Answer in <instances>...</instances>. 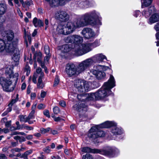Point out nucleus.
Segmentation results:
<instances>
[{"label":"nucleus","instance_id":"nucleus-1","mask_svg":"<svg viewBox=\"0 0 159 159\" xmlns=\"http://www.w3.org/2000/svg\"><path fill=\"white\" fill-rule=\"evenodd\" d=\"M116 86V81L114 76L111 75L108 81L105 82L103 85L97 91L89 94H78V99L82 101L98 100L103 99L111 94L112 93L111 89Z\"/></svg>","mask_w":159,"mask_h":159},{"label":"nucleus","instance_id":"nucleus-2","mask_svg":"<svg viewBox=\"0 0 159 159\" xmlns=\"http://www.w3.org/2000/svg\"><path fill=\"white\" fill-rule=\"evenodd\" d=\"M102 18L100 13L93 10L86 13L77 18L74 22L69 21L73 32L77 28H80L90 25L98 26L102 25Z\"/></svg>","mask_w":159,"mask_h":159},{"label":"nucleus","instance_id":"nucleus-3","mask_svg":"<svg viewBox=\"0 0 159 159\" xmlns=\"http://www.w3.org/2000/svg\"><path fill=\"white\" fill-rule=\"evenodd\" d=\"M3 69L5 70V74L7 78H5L2 77H0V84L4 91L11 92L13 90L14 87H11L12 80L10 79H14V80L16 81L18 79L19 75L18 73L13 74V67L12 66H6Z\"/></svg>","mask_w":159,"mask_h":159},{"label":"nucleus","instance_id":"nucleus-4","mask_svg":"<svg viewBox=\"0 0 159 159\" xmlns=\"http://www.w3.org/2000/svg\"><path fill=\"white\" fill-rule=\"evenodd\" d=\"M81 150L84 152L99 153L110 158H113L118 156L120 153L119 150L113 146H107L102 149H92L88 147H84Z\"/></svg>","mask_w":159,"mask_h":159},{"label":"nucleus","instance_id":"nucleus-5","mask_svg":"<svg viewBox=\"0 0 159 159\" xmlns=\"http://www.w3.org/2000/svg\"><path fill=\"white\" fill-rule=\"evenodd\" d=\"M91 61L90 60H85L80 62L76 67L73 63H68L66 65L65 71L69 77L75 75L76 73H80L89 68Z\"/></svg>","mask_w":159,"mask_h":159},{"label":"nucleus","instance_id":"nucleus-6","mask_svg":"<svg viewBox=\"0 0 159 159\" xmlns=\"http://www.w3.org/2000/svg\"><path fill=\"white\" fill-rule=\"evenodd\" d=\"M95 4L93 0H79L71 2L70 6L74 9H84L93 7Z\"/></svg>","mask_w":159,"mask_h":159},{"label":"nucleus","instance_id":"nucleus-7","mask_svg":"<svg viewBox=\"0 0 159 159\" xmlns=\"http://www.w3.org/2000/svg\"><path fill=\"white\" fill-rule=\"evenodd\" d=\"M92 49L90 43L76 45L74 51L76 55L80 56L90 51Z\"/></svg>","mask_w":159,"mask_h":159},{"label":"nucleus","instance_id":"nucleus-8","mask_svg":"<svg viewBox=\"0 0 159 159\" xmlns=\"http://www.w3.org/2000/svg\"><path fill=\"white\" fill-rule=\"evenodd\" d=\"M91 83L87 82L84 80H76L75 84V86L79 92L84 93L88 92L90 89Z\"/></svg>","mask_w":159,"mask_h":159},{"label":"nucleus","instance_id":"nucleus-9","mask_svg":"<svg viewBox=\"0 0 159 159\" xmlns=\"http://www.w3.org/2000/svg\"><path fill=\"white\" fill-rule=\"evenodd\" d=\"M13 45H11L10 48V51H7V53L10 54L12 59L15 62H17L19 61L20 57V52L17 48V39H14L13 42Z\"/></svg>","mask_w":159,"mask_h":159},{"label":"nucleus","instance_id":"nucleus-10","mask_svg":"<svg viewBox=\"0 0 159 159\" xmlns=\"http://www.w3.org/2000/svg\"><path fill=\"white\" fill-rule=\"evenodd\" d=\"M69 21L66 24L61 23L59 24L57 28L56 31L58 34L67 35L73 32L71 24Z\"/></svg>","mask_w":159,"mask_h":159},{"label":"nucleus","instance_id":"nucleus-11","mask_svg":"<svg viewBox=\"0 0 159 159\" xmlns=\"http://www.w3.org/2000/svg\"><path fill=\"white\" fill-rule=\"evenodd\" d=\"M74 110L79 112V115L80 120H85L87 117L86 113L87 110V106L84 103H81L80 105H78L76 104L73 107Z\"/></svg>","mask_w":159,"mask_h":159},{"label":"nucleus","instance_id":"nucleus-12","mask_svg":"<svg viewBox=\"0 0 159 159\" xmlns=\"http://www.w3.org/2000/svg\"><path fill=\"white\" fill-rule=\"evenodd\" d=\"M103 66L100 65L95 66L93 69L90 70V72L98 80H102L106 76L105 73L102 70Z\"/></svg>","mask_w":159,"mask_h":159},{"label":"nucleus","instance_id":"nucleus-13","mask_svg":"<svg viewBox=\"0 0 159 159\" xmlns=\"http://www.w3.org/2000/svg\"><path fill=\"white\" fill-rule=\"evenodd\" d=\"M65 41L67 43H73L75 44L74 47L73 49L74 50V49L76 45L82 44L81 43L83 42V38L80 36L74 35L68 37L65 39Z\"/></svg>","mask_w":159,"mask_h":159},{"label":"nucleus","instance_id":"nucleus-14","mask_svg":"<svg viewBox=\"0 0 159 159\" xmlns=\"http://www.w3.org/2000/svg\"><path fill=\"white\" fill-rule=\"evenodd\" d=\"M116 124L112 122H110L109 121H106L105 122L99 125H96L94 126L96 127L97 128V130L96 131H97V135H102L101 134V132H103V135L102 136L99 137H102L105 136V133L104 132H103L102 130L100 129V128H108L110 127L111 126L113 125H115Z\"/></svg>","mask_w":159,"mask_h":159},{"label":"nucleus","instance_id":"nucleus-15","mask_svg":"<svg viewBox=\"0 0 159 159\" xmlns=\"http://www.w3.org/2000/svg\"><path fill=\"white\" fill-rule=\"evenodd\" d=\"M81 33L87 39L94 38L96 35V34L94 31L90 28L86 27L84 28Z\"/></svg>","mask_w":159,"mask_h":159},{"label":"nucleus","instance_id":"nucleus-16","mask_svg":"<svg viewBox=\"0 0 159 159\" xmlns=\"http://www.w3.org/2000/svg\"><path fill=\"white\" fill-rule=\"evenodd\" d=\"M56 19L61 21H67L69 19V16L65 11L59 10L57 11L54 15Z\"/></svg>","mask_w":159,"mask_h":159},{"label":"nucleus","instance_id":"nucleus-17","mask_svg":"<svg viewBox=\"0 0 159 159\" xmlns=\"http://www.w3.org/2000/svg\"><path fill=\"white\" fill-rule=\"evenodd\" d=\"M96 130L97 128L96 127L93 126L89 130L88 136L90 138L92 139L95 144H97L99 143V142L98 140H95L98 138L99 137L102 136L103 134V132H101V135H97Z\"/></svg>","mask_w":159,"mask_h":159},{"label":"nucleus","instance_id":"nucleus-18","mask_svg":"<svg viewBox=\"0 0 159 159\" xmlns=\"http://www.w3.org/2000/svg\"><path fill=\"white\" fill-rule=\"evenodd\" d=\"M104 59L107 60L106 57L102 53H99L95 55L91 58L86 60H90L91 62L90 65L89 66V68L94 63H100V62H102Z\"/></svg>","mask_w":159,"mask_h":159},{"label":"nucleus","instance_id":"nucleus-19","mask_svg":"<svg viewBox=\"0 0 159 159\" xmlns=\"http://www.w3.org/2000/svg\"><path fill=\"white\" fill-rule=\"evenodd\" d=\"M11 46L9 43H6L3 40L0 39V53L5 55L7 51H10V48Z\"/></svg>","mask_w":159,"mask_h":159},{"label":"nucleus","instance_id":"nucleus-20","mask_svg":"<svg viewBox=\"0 0 159 159\" xmlns=\"http://www.w3.org/2000/svg\"><path fill=\"white\" fill-rule=\"evenodd\" d=\"M6 38L7 41V43H9L11 45H13V42L16 39H17V43H18V39L17 38H14V33L12 30H8L6 31Z\"/></svg>","mask_w":159,"mask_h":159},{"label":"nucleus","instance_id":"nucleus-21","mask_svg":"<svg viewBox=\"0 0 159 159\" xmlns=\"http://www.w3.org/2000/svg\"><path fill=\"white\" fill-rule=\"evenodd\" d=\"M115 123L116 125H113L110 127H112L111 132L113 135H121L123 133V130L120 127H119L116 126L117 124L116 122L112 121H109Z\"/></svg>","mask_w":159,"mask_h":159},{"label":"nucleus","instance_id":"nucleus-22","mask_svg":"<svg viewBox=\"0 0 159 159\" xmlns=\"http://www.w3.org/2000/svg\"><path fill=\"white\" fill-rule=\"evenodd\" d=\"M155 11V8L154 7L151 6L149 8H146L142 12V14L146 18H148L152 13Z\"/></svg>","mask_w":159,"mask_h":159},{"label":"nucleus","instance_id":"nucleus-23","mask_svg":"<svg viewBox=\"0 0 159 159\" xmlns=\"http://www.w3.org/2000/svg\"><path fill=\"white\" fill-rule=\"evenodd\" d=\"M159 21V14L155 13L149 18L148 21L149 24L151 25Z\"/></svg>","mask_w":159,"mask_h":159},{"label":"nucleus","instance_id":"nucleus-24","mask_svg":"<svg viewBox=\"0 0 159 159\" xmlns=\"http://www.w3.org/2000/svg\"><path fill=\"white\" fill-rule=\"evenodd\" d=\"M44 76V73L42 72L41 75L39 77L37 84V87L39 89H42L44 86V84L42 82V79Z\"/></svg>","mask_w":159,"mask_h":159},{"label":"nucleus","instance_id":"nucleus-25","mask_svg":"<svg viewBox=\"0 0 159 159\" xmlns=\"http://www.w3.org/2000/svg\"><path fill=\"white\" fill-rule=\"evenodd\" d=\"M7 9V5L5 3H0V16L4 15Z\"/></svg>","mask_w":159,"mask_h":159},{"label":"nucleus","instance_id":"nucleus-26","mask_svg":"<svg viewBox=\"0 0 159 159\" xmlns=\"http://www.w3.org/2000/svg\"><path fill=\"white\" fill-rule=\"evenodd\" d=\"M36 106V104H34L32 106V111L27 117L28 121L31 119L34 118V114L35 112V109Z\"/></svg>","mask_w":159,"mask_h":159},{"label":"nucleus","instance_id":"nucleus-27","mask_svg":"<svg viewBox=\"0 0 159 159\" xmlns=\"http://www.w3.org/2000/svg\"><path fill=\"white\" fill-rule=\"evenodd\" d=\"M33 23L35 27L43 26V22L39 19L38 20L36 17L34 18L33 20Z\"/></svg>","mask_w":159,"mask_h":159},{"label":"nucleus","instance_id":"nucleus-28","mask_svg":"<svg viewBox=\"0 0 159 159\" xmlns=\"http://www.w3.org/2000/svg\"><path fill=\"white\" fill-rule=\"evenodd\" d=\"M142 8L148 7L151 3L152 0H141Z\"/></svg>","mask_w":159,"mask_h":159},{"label":"nucleus","instance_id":"nucleus-29","mask_svg":"<svg viewBox=\"0 0 159 159\" xmlns=\"http://www.w3.org/2000/svg\"><path fill=\"white\" fill-rule=\"evenodd\" d=\"M42 54L40 52L35 53L34 56V60L36 61L37 59V61L39 63L42 61Z\"/></svg>","mask_w":159,"mask_h":159},{"label":"nucleus","instance_id":"nucleus-30","mask_svg":"<svg viewBox=\"0 0 159 159\" xmlns=\"http://www.w3.org/2000/svg\"><path fill=\"white\" fill-rule=\"evenodd\" d=\"M19 99V95L16 94V97L15 99H12L8 104V106L12 107L14 104H15Z\"/></svg>","mask_w":159,"mask_h":159},{"label":"nucleus","instance_id":"nucleus-31","mask_svg":"<svg viewBox=\"0 0 159 159\" xmlns=\"http://www.w3.org/2000/svg\"><path fill=\"white\" fill-rule=\"evenodd\" d=\"M92 48L96 47L100 45V40L98 39L96 40L95 41L92 43H90Z\"/></svg>","mask_w":159,"mask_h":159},{"label":"nucleus","instance_id":"nucleus-32","mask_svg":"<svg viewBox=\"0 0 159 159\" xmlns=\"http://www.w3.org/2000/svg\"><path fill=\"white\" fill-rule=\"evenodd\" d=\"M18 117L20 119V121L21 122H26L28 121L27 117L25 115H20Z\"/></svg>","mask_w":159,"mask_h":159},{"label":"nucleus","instance_id":"nucleus-33","mask_svg":"<svg viewBox=\"0 0 159 159\" xmlns=\"http://www.w3.org/2000/svg\"><path fill=\"white\" fill-rule=\"evenodd\" d=\"M2 121L5 123V125L6 127L9 128L11 125V121L10 120L5 122L7 120V119L6 118H4L2 120Z\"/></svg>","mask_w":159,"mask_h":159},{"label":"nucleus","instance_id":"nucleus-34","mask_svg":"<svg viewBox=\"0 0 159 159\" xmlns=\"http://www.w3.org/2000/svg\"><path fill=\"white\" fill-rule=\"evenodd\" d=\"M30 69L28 65H26L24 69V72L26 73V75L28 76L30 73Z\"/></svg>","mask_w":159,"mask_h":159},{"label":"nucleus","instance_id":"nucleus-35","mask_svg":"<svg viewBox=\"0 0 159 159\" xmlns=\"http://www.w3.org/2000/svg\"><path fill=\"white\" fill-rule=\"evenodd\" d=\"M50 130V128L49 127L47 128L46 129L44 128H41L40 130L41 134H44L48 132Z\"/></svg>","mask_w":159,"mask_h":159},{"label":"nucleus","instance_id":"nucleus-36","mask_svg":"<svg viewBox=\"0 0 159 159\" xmlns=\"http://www.w3.org/2000/svg\"><path fill=\"white\" fill-rule=\"evenodd\" d=\"M43 151L46 154L49 153L51 151L50 148L48 146H47L43 149Z\"/></svg>","mask_w":159,"mask_h":159},{"label":"nucleus","instance_id":"nucleus-37","mask_svg":"<svg viewBox=\"0 0 159 159\" xmlns=\"http://www.w3.org/2000/svg\"><path fill=\"white\" fill-rule=\"evenodd\" d=\"M82 159H93V158L90 154L87 153L83 156Z\"/></svg>","mask_w":159,"mask_h":159},{"label":"nucleus","instance_id":"nucleus-38","mask_svg":"<svg viewBox=\"0 0 159 159\" xmlns=\"http://www.w3.org/2000/svg\"><path fill=\"white\" fill-rule=\"evenodd\" d=\"M59 81L60 79L58 76V75H56L55 79L54 82L53 84V86H57L59 82Z\"/></svg>","mask_w":159,"mask_h":159},{"label":"nucleus","instance_id":"nucleus-39","mask_svg":"<svg viewBox=\"0 0 159 159\" xmlns=\"http://www.w3.org/2000/svg\"><path fill=\"white\" fill-rule=\"evenodd\" d=\"M62 48L64 49V50H63V51L64 52H68L70 50V49L69 47V45L68 44H66L63 46Z\"/></svg>","mask_w":159,"mask_h":159},{"label":"nucleus","instance_id":"nucleus-40","mask_svg":"<svg viewBox=\"0 0 159 159\" xmlns=\"http://www.w3.org/2000/svg\"><path fill=\"white\" fill-rule=\"evenodd\" d=\"M44 51L46 54H49V49L48 45H45L44 47Z\"/></svg>","mask_w":159,"mask_h":159},{"label":"nucleus","instance_id":"nucleus-41","mask_svg":"<svg viewBox=\"0 0 159 159\" xmlns=\"http://www.w3.org/2000/svg\"><path fill=\"white\" fill-rule=\"evenodd\" d=\"M140 14V12L139 10H136L133 12V16L135 17H137Z\"/></svg>","mask_w":159,"mask_h":159},{"label":"nucleus","instance_id":"nucleus-42","mask_svg":"<svg viewBox=\"0 0 159 159\" xmlns=\"http://www.w3.org/2000/svg\"><path fill=\"white\" fill-rule=\"evenodd\" d=\"M37 76L38 75L37 74L34 73L33 75L32 78V81L35 84L37 83Z\"/></svg>","mask_w":159,"mask_h":159},{"label":"nucleus","instance_id":"nucleus-43","mask_svg":"<svg viewBox=\"0 0 159 159\" xmlns=\"http://www.w3.org/2000/svg\"><path fill=\"white\" fill-rule=\"evenodd\" d=\"M54 113L55 114L58 113L60 111L59 108L57 107H55L53 109Z\"/></svg>","mask_w":159,"mask_h":159},{"label":"nucleus","instance_id":"nucleus-44","mask_svg":"<svg viewBox=\"0 0 159 159\" xmlns=\"http://www.w3.org/2000/svg\"><path fill=\"white\" fill-rule=\"evenodd\" d=\"M43 113L44 115L46 116L48 118H50V116L49 115V111L48 110H45L43 112Z\"/></svg>","mask_w":159,"mask_h":159},{"label":"nucleus","instance_id":"nucleus-45","mask_svg":"<svg viewBox=\"0 0 159 159\" xmlns=\"http://www.w3.org/2000/svg\"><path fill=\"white\" fill-rule=\"evenodd\" d=\"M45 107V105L43 104H40L37 107L39 109H42L44 108Z\"/></svg>","mask_w":159,"mask_h":159},{"label":"nucleus","instance_id":"nucleus-46","mask_svg":"<svg viewBox=\"0 0 159 159\" xmlns=\"http://www.w3.org/2000/svg\"><path fill=\"white\" fill-rule=\"evenodd\" d=\"M46 92L43 90H42L41 91L40 94L41 97L42 98H44L46 95Z\"/></svg>","mask_w":159,"mask_h":159},{"label":"nucleus","instance_id":"nucleus-47","mask_svg":"<svg viewBox=\"0 0 159 159\" xmlns=\"http://www.w3.org/2000/svg\"><path fill=\"white\" fill-rule=\"evenodd\" d=\"M59 104L60 105L63 107H65L66 105V102L64 101H61L59 102Z\"/></svg>","mask_w":159,"mask_h":159},{"label":"nucleus","instance_id":"nucleus-48","mask_svg":"<svg viewBox=\"0 0 159 159\" xmlns=\"http://www.w3.org/2000/svg\"><path fill=\"white\" fill-rule=\"evenodd\" d=\"M33 152V150L30 149V150L27 151L25 152V154L27 156L29 155L30 154H31Z\"/></svg>","mask_w":159,"mask_h":159},{"label":"nucleus","instance_id":"nucleus-49","mask_svg":"<svg viewBox=\"0 0 159 159\" xmlns=\"http://www.w3.org/2000/svg\"><path fill=\"white\" fill-rule=\"evenodd\" d=\"M25 141V138L23 136H20L19 141L21 143Z\"/></svg>","mask_w":159,"mask_h":159},{"label":"nucleus","instance_id":"nucleus-50","mask_svg":"<svg viewBox=\"0 0 159 159\" xmlns=\"http://www.w3.org/2000/svg\"><path fill=\"white\" fill-rule=\"evenodd\" d=\"M52 159H61V157L58 155L52 156L51 157Z\"/></svg>","mask_w":159,"mask_h":159},{"label":"nucleus","instance_id":"nucleus-51","mask_svg":"<svg viewBox=\"0 0 159 159\" xmlns=\"http://www.w3.org/2000/svg\"><path fill=\"white\" fill-rule=\"evenodd\" d=\"M0 159H7V157L5 154H0Z\"/></svg>","mask_w":159,"mask_h":159},{"label":"nucleus","instance_id":"nucleus-52","mask_svg":"<svg viewBox=\"0 0 159 159\" xmlns=\"http://www.w3.org/2000/svg\"><path fill=\"white\" fill-rule=\"evenodd\" d=\"M46 55L44 57V60L45 61H48L50 58V56L49 54H46Z\"/></svg>","mask_w":159,"mask_h":159},{"label":"nucleus","instance_id":"nucleus-53","mask_svg":"<svg viewBox=\"0 0 159 159\" xmlns=\"http://www.w3.org/2000/svg\"><path fill=\"white\" fill-rule=\"evenodd\" d=\"M155 29L157 31L159 30V23H157L154 26Z\"/></svg>","mask_w":159,"mask_h":159},{"label":"nucleus","instance_id":"nucleus-54","mask_svg":"<svg viewBox=\"0 0 159 159\" xmlns=\"http://www.w3.org/2000/svg\"><path fill=\"white\" fill-rule=\"evenodd\" d=\"M54 120L55 121H57V122L60 121L61 120H63V119H62L60 117H55L54 118Z\"/></svg>","mask_w":159,"mask_h":159},{"label":"nucleus","instance_id":"nucleus-55","mask_svg":"<svg viewBox=\"0 0 159 159\" xmlns=\"http://www.w3.org/2000/svg\"><path fill=\"white\" fill-rule=\"evenodd\" d=\"M41 71H42V69L40 67H38L36 69V73L37 74L40 73V74H41V73L42 72Z\"/></svg>","mask_w":159,"mask_h":159},{"label":"nucleus","instance_id":"nucleus-56","mask_svg":"<svg viewBox=\"0 0 159 159\" xmlns=\"http://www.w3.org/2000/svg\"><path fill=\"white\" fill-rule=\"evenodd\" d=\"M18 145V142H12L11 143V145L12 147H15Z\"/></svg>","mask_w":159,"mask_h":159},{"label":"nucleus","instance_id":"nucleus-57","mask_svg":"<svg viewBox=\"0 0 159 159\" xmlns=\"http://www.w3.org/2000/svg\"><path fill=\"white\" fill-rule=\"evenodd\" d=\"M16 124L17 125L16 127V129H20V127L19 125V121H17L16 122Z\"/></svg>","mask_w":159,"mask_h":159},{"label":"nucleus","instance_id":"nucleus-58","mask_svg":"<svg viewBox=\"0 0 159 159\" xmlns=\"http://www.w3.org/2000/svg\"><path fill=\"white\" fill-rule=\"evenodd\" d=\"M45 23L46 25V26H45V29L46 30L47 29V28L48 27V23H49L48 20V19H45Z\"/></svg>","mask_w":159,"mask_h":159},{"label":"nucleus","instance_id":"nucleus-59","mask_svg":"<svg viewBox=\"0 0 159 159\" xmlns=\"http://www.w3.org/2000/svg\"><path fill=\"white\" fill-rule=\"evenodd\" d=\"M38 159H45L46 157L44 155H41L37 157Z\"/></svg>","mask_w":159,"mask_h":159},{"label":"nucleus","instance_id":"nucleus-60","mask_svg":"<svg viewBox=\"0 0 159 159\" xmlns=\"http://www.w3.org/2000/svg\"><path fill=\"white\" fill-rule=\"evenodd\" d=\"M40 64V66L43 68H45L46 67L45 66L44 64V62H43L42 61L41 62L39 63Z\"/></svg>","mask_w":159,"mask_h":159},{"label":"nucleus","instance_id":"nucleus-61","mask_svg":"<svg viewBox=\"0 0 159 159\" xmlns=\"http://www.w3.org/2000/svg\"><path fill=\"white\" fill-rule=\"evenodd\" d=\"M36 94L35 93H32L31 94V99H34L36 97Z\"/></svg>","mask_w":159,"mask_h":159},{"label":"nucleus","instance_id":"nucleus-62","mask_svg":"<svg viewBox=\"0 0 159 159\" xmlns=\"http://www.w3.org/2000/svg\"><path fill=\"white\" fill-rule=\"evenodd\" d=\"M20 158H24L25 159H27V156H26V155H25V152H24V153L22 155H21Z\"/></svg>","mask_w":159,"mask_h":159},{"label":"nucleus","instance_id":"nucleus-63","mask_svg":"<svg viewBox=\"0 0 159 159\" xmlns=\"http://www.w3.org/2000/svg\"><path fill=\"white\" fill-rule=\"evenodd\" d=\"M26 138L28 140L31 139L33 138V135H28L26 137Z\"/></svg>","mask_w":159,"mask_h":159},{"label":"nucleus","instance_id":"nucleus-64","mask_svg":"<svg viewBox=\"0 0 159 159\" xmlns=\"http://www.w3.org/2000/svg\"><path fill=\"white\" fill-rule=\"evenodd\" d=\"M51 132L52 134L54 135L56 134H58L57 131L54 130H51Z\"/></svg>","mask_w":159,"mask_h":159}]
</instances>
